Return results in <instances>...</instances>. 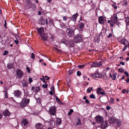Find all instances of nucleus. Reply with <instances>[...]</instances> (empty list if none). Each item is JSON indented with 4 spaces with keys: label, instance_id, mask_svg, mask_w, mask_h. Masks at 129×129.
I'll list each match as a JSON object with an SVG mask.
<instances>
[{
    "label": "nucleus",
    "instance_id": "29",
    "mask_svg": "<svg viewBox=\"0 0 129 129\" xmlns=\"http://www.w3.org/2000/svg\"><path fill=\"white\" fill-rule=\"evenodd\" d=\"M125 21L126 23V27H127V26H129V17H127L125 19Z\"/></svg>",
    "mask_w": 129,
    "mask_h": 129
},
{
    "label": "nucleus",
    "instance_id": "7",
    "mask_svg": "<svg viewBox=\"0 0 129 129\" xmlns=\"http://www.w3.org/2000/svg\"><path fill=\"white\" fill-rule=\"evenodd\" d=\"M56 109L54 106L50 108L49 112L51 115H55L56 112Z\"/></svg>",
    "mask_w": 129,
    "mask_h": 129
},
{
    "label": "nucleus",
    "instance_id": "9",
    "mask_svg": "<svg viewBox=\"0 0 129 129\" xmlns=\"http://www.w3.org/2000/svg\"><path fill=\"white\" fill-rule=\"evenodd\" d=\"M117 121V120L114 117H110L109 119V123L111 124L114 123Z\"/></svg>",
    "mask_w": 129,
    "mask_h": 129
},
{
    "label": "nucleus",
    "instance_id": "19",
    "mask_svg": "<svg viewBox=\"0 0 129 129\" xmlns=\"http://www.w3.org/2000/svg\"><path fill=\"white\" fill-rule=\"evenodd\" d=\"M128 42V41H127L124 39H121L120 41V43L124 45H126Z\"/></svg>",
    "mask_w": 129,
    "mask_h": 129
},
{
    "label": "nucleus",
    "instance_id": "3",
    "mask_svg": "<svg viewBox=\"0 0 129 129\" xmlns=\"http://www.w3.org/2000/svg\"><path fill=\"white\" fill-rule=\"evenodd\" d=\"M102 65V63L101 61L98 63L97 62H93L90 64L92 67H100Z\"/></svg>",
    "mask_w": 129,
    "mask_h": 129
},
{
    "label": "nucleus",
    "instance_id": "18",
    "mask_svg": "<svg viewBox=\"0 0 129 129\" xmlns=\"http://www.w3.org/2000/svg\"><path fill=\"white\" fill-rule=\"evenodd\" d=\"M40 37L44 41H46L47 40V37L45 34H43L40 35Z\"/></svg>",
    "mask_w": 129,
    "mask_h": 129
},
{
    "label": "nucleus",
    "instance_id": "34",
    "mask_svg": "<svg viewBox=\"0 0 129 129\" xmlns=\"http://www.w3.org/2000/svg\"><path fill=\"white\" fill-rule=\"evenodd\" d=\"M114 99L111 98H110V100L109 101V102L110 104H112L114 102Z\"/></svg>",
    "mask_w": 129,
    "mask_h": 129
},
{
    "label": "nucleus",
    "instance_id": "45",
    "mask_svg": "<svg viewBox=\"0 0 129 129\" xmlns=\"http://www.w3.org/2000/svg\"><path fill=\"white\" fill-rule=\"evenodd\" d=\"M60 26L63 28H64L65 26L63 23H61L60 24Z\"/></svg>",
    "mask_w": 129,
    "mask_h": 129
},
{
    "label": "nucleus",
    "instance_id": "21",
    "mask_svg": "<svg viewBox=\"0 0 129 129\" xmlns=\"http://www.w3.org/2000/svg\"><path fill=\"white\" fill-rule=\"evenodd\" d=\"M61 123V120L60 118H57L56 120V124L57 125H60Z\"/></svg>",
    "mask_w": 129,
    "mask_h": 129
},
{
    "label": "nucleus",
    "instance_id": "13",
    "mask_svg": "<svg viewBox=\"0 0 129 129\" xmlns=\"http://www.w3.org/2000/svg\"><path fill=\"white\" fill-rule=\"evenodd\" d=\"M78 14L77 13L73 15L71 17H69L68 18L70 19L71 20L73 21L74 22H75L76 20V18L78 16Z\"/></svg>",
    "mask_w": 129,
    "mask_h": 129
},
{
    "label": "nucleus",
    "instance_id": "61",
    "mask_svg": "<svg viewBox=\"0 0 129 129\" xmlns=\"http://www.w3.org/2000/svg\"><path fill=\"white\" fill-rule=\"evenodd\" d=\"M126 91L125 89H124L123 90H122V92L123 93H124L125 92H126Z\"/></svg>",
    "mask_w": 129,
    "mask_h": 129
},
{
    "label": "nucleus",
    "instance_id": "12",
    "mask_svg": "<svg viewBox=\"0 0 129 129\" xmlns=\"http://www.w3.org/2000/svg\"><path fill=\"white\" fill-rule=\"evenodd\" d=\"M84 25L82 22H80L78 25V27L79 30L81 31H82L83 30Z\"/></svg>",
    "mask_w": 129,
    "mask_h": 129
},
{
    "label": "nucleus",
    "instance_id": "11",
    "mask_svg": "<svg viewBox=\"0 0 129 129\" xmlns=\"http://www.w3.org/2000/svg\"><path fill=\"white\" fill-rule=\"evenodd\" d=\"M61 43L64 44L66 45H69V41L68 40L67 38H62L61 40Z\"/></svg>",
    "mask_w": 129,
    "mask_h": 129
},
{
    "label": "nucleus",
    "instance_id": "30",
    "mask_svg": "<svg viewBox=\"0 0 129 129\" xmlns=\"http://www.w3.org/2000/svg\"><path fill=\"white\" fill-rule=\"evenodd\" d=\"M74 69H72L71 68L69 70L68 72V74L69 75H71L72 73L74 71Z\"/></svg>",
    "mask_w": 129,
    "mask_h": 129
},
{
    "label": "nucleus",
    "instance_id": "33",
    "mask_svg": "<svg viewBox=\"0 0 129 129\" xmlns=\"http://www.w3.org/2000/svg\"><path fill=\"white\" fill-rule=\"evenodd\" d=\"M116 74H117L116 73H114V74H113V75L112 77H113V78L112 79L113 80H114L115 79V78H116Z\"/></svg>",
    "mask_w": 129,
    "mask_h": 129
},
{
    "label": "nucleus",
    "instance_id": "48",
    "mask_svg": "<svg viewBox=\"0 0 129 129\" xmlns=\"http://www.w3.org/2000/svg\"><path fill=\"white\" fill-rule=\"evenodd\" d=\"M51 91H53V92H54V88L53 86H52L51 87Z\"/></svg>",
    "mask_w": 129,
    "mask_h": 129
},
{
    "label": "nucleus",
    "instance_id": "17",
    "mask_svg": "<svg viewBox=\"0 0 129 129\" xmlns=\"http://www.w3.org/2000/svg\"><path fill=\"white\" fill-rule=\"evenodd\" d=\"M43 125L40 123H38L36 124V127L37 129H45L43 128Z\"/></svg>",
    "mask_w": 129,
    "mask_h": 129
},
{
    "label": "nucleus",
    "instance_id": "22",
    "mask_svg": "<svg viewBox=\"0 0 129 129\" xmlns=\"http://www.w3.org/2000/svg\"><path fill=\"white\" fill-rule=\"evenodd\" d=\"M26 103H25V99H23L22 102L20 104V106L21 107H24L26 105Z\"/></svg>",
    "mask_w": 129,
    "mask_h": 129
},
{
    "label": "nucleus",
    "instance_id": "28",
    "mask_svg": "<svg viewBox=\"0 0 129 129\" xmlns=\"http://www.w3.org/2000/svg\"><path fill=\"white\" fill-rule=\"evenodd\" d=\"M69 45H70L72 47L74 46V43L73 40H70V41H69Z\"/></svg>",
    "mask_w": 129,
    "mask_h": 129
},
{
    "label": "nucleus",
    "instance_id": "41",
    "mask_svg": "<svg viewBox=\"0 0 129 129\" xmlns=\"http://www.w3.org/2000/svg\"><path fill=\"white\" fill-rule=\"evenodd\" d=\"M73 112V110L72 109H71L70 110V112L68 114L69 115H70Z\"/></svg>",
    "mask_w": 129,
    "mask_h": 129
},
{
    "label": "nucleus",
    "instance_id": "52",
    "mask_svg": "<svg viewBox=\"0 0 129 129\" xmlns=\"http://www.w3.org/2000/svg\"><path fill=\"white\" fill-rule=\"evenodd\" d=\"M26 69L27 70L28 72L29 73H30V70L29 68H28V67H27L26 68Z\"/></svg>",
    "mask_w": 129,
    "mask_h": 129
},
{
    "label": "nucleus",
    "instance_id": "49",
    "mask_svg": "<svg viewBox=\"0 0 129 129\" xmlns=\"http://www.w3.org/2000/svg\"><path fill=\"white\" fill-rule=\"evenodd\" d=\"M29 81L30 83L33 81L32 79L31 78H29Z\"/></svg>",
    "mask_w": 129,
    "mask_h": 129
},
{
    "label": "nucleus",
    "instance_id": "32",
    "mask_svg": "<svg viewBox=\"0 0 129 129\" xmlns=\"http://www.w3.org/2000/svg\"><path fill=\"white\" fill-rule=\"evenodd\" d=\"M45 83L44 84L42 85V86L44 88H46L47 87L48 84L46 83L47 82V81H45Z\"/></svg>",
    "mask_w": 129,
    "mask_h": 129
},
{
    "label": "nucleus",
    "instance_id": "27",
    "mask_svg": "<svg viewBox=\"0 0 129 129\" xmlns=\"http://www.w3.org/2000/svg\"><path fill=\"white\" fill-rule=\"evenodd\" d=\"M50 124L51 126L54 127L55 125V123L53 119H51L50 121Z\"/></svg>",
    "mask_w": 129,
    "mask_h": 129
},
{
    "label": "nucleus",
    "instance_id": "39",
    "mask_svg": "<svg viewBox=\"0 0 129 129\" xmlns=\"http://www.w3.org/2000/svg\"><path fill=\"white\" fill-rule=\"evenodd\" d=\"M9 53L8 51L7 50H5L4 51V52L3 53L4 55H5L8 54Z\"/></svg>",
    "mask_w": 129,
    "mask_h": 129
},
{
    "label": "nucleus",
    "instance_id": "10",
    "mask_svg": "<svg viewBox=\"0 0 129 129\" xmlns=\"http://www.w3.org/2000/svg\"><path fill=\"white\" fill-rule=\"evenodd\" d=\"M21 92L20 90H15L14 92V94L15 96L17 98H19L20 97V95L21 94Z\"/></svg>",
    "mask_w": 129,
    "mask_h": 129
},
{
    "label": "nucleus",
    "instance_id": "35",
    "mask_svg": "<svg viewBox=\"0 0 129 129\" xmlns=\"http://www.w3.org/2000/svg\"><path fill=\"white\" fill-rule=\"evenodd\" d=\"M90 98L92 99H95V97L94 95L93 94H91L90 95Z\"/></svg>",
    "mask_w": 129,
    "mask_h": 129
},
{
    "label": "nucleus",
    "instance_id": "58",
    "mask_svg": "<svg viewBox=\"0 0 129 129\" xmlns=\"http://www.w3.org/2000/svg\"><path fill=\"white\" fill-rule=\"evenodd\" d=\"M99 94H100L101 95H102L105 94V93L103 92H100Z\"/></svg>",
    "mask_w": 129,
    "mask_h": 129
},
{
    "label": "nucleus",
    "instance_id": "38",
    "mask_svg": "<svg viewBox=\"0 0 129 129\" xmlns=\"http://www.w3.org/2000/svg\"><path fill=\"white\" fill-rule=\"evenodd\" d=\"M31 57L32 59H34L35 58V55L33 53H31Z\"/></svg>",
    "mask_w": 129,
    "mask_h": 129
},
{
    "label": "nucleus",
    "instance_id": "53",
    "mask_svg": "<svg viewBox=\"0 0 129 129\" xmlns=\"http://www.w3.org/2000/svg\"><path fill=\"white\" fill-rule=\"evenodd\" d=\"M54 93V92H53L52 91H50L49 92L50 94L52 95H53V94Z\"/></svg>",
    "mask_w": 129,
    "mask_h": 129
},
{
    "label": "nucleus",
    "instance_id": "31",
    "mask_svg": "<svg viewBox=\"0 0 129 129\" xmlns=\"http://www.w3.org/2000/svg\"><path fill=\"white\" fill-rule=\"evenodd\" d=\"M85 65H86V64H82V65H79L78 66V67L80 69H82L84 67Z\"/></svg>",
    "mask_w": 129,
    "mask_h": 129
},
{
    "label": "nucleus",
    "instance_id": "5",
    "mask_svg": "<svg viewBox=\"0 0 129 129\" xmlns=\"http://www.w3.org/2000/svg\"><path fill=\"white\" fill-rule=\"evenodd\" d=\"M16 74L17 77L19 78H21L23 75V74L22 72L20 70L18 69L16 72Z\"/></svg>",
    "mask_w": 129,
    "mask_h": 129
},
{
    "label": "nucleus",
    "instance_id": "46",
    "mask_svg": "<svg viewBox=\"0 0 129 129\" xmlns=\"http://www.w3.org/2000/svg\"><path fill=\"white\" fill-rule=\"evenodd\" d=\"M85 101V103L88 104H89L90 103V102L88 99H86Z\"/></svg>",
    "mask_w": 129,
    "mask_h": 129
},
{
    "label": "nucleus",
    "instance_id": "20",
    "mask_svg": "<svg viewBox=\"0 0 129 129\" xmlns=\"http://www.w3.org/2000/svg\"><path fill=\"white\" fill-rule=\"evenodd\" d=\"M37 30L38 33L40 35L43 34L44 33V29L42 27L38 28Z\"/></svg>",
    "mask_w": 129,
    "mask_h": 129
},
{
    "label": "nucleus",
    "instance_id": "36",
    "mask_svg": "<svg viewBox=\"0 0 129 129\" xmlns=\"http://www.w3.org/2000/svg\"><path fill=\"white\" fill-rule=\"evenodd\" d=\"M118 70L121 73L124 72V69L122 68H121L119 69H118Z\"/></svg>",
    "mask_w": 129,
    "mask_h": 129
},
{
    "label": "nucleus",
    "instance_id": "59",
    "mask_svg": "<svg viewBox=\"0 0 129 129\" xmlns=\"http://www.w3.org/2000/svg\"><path fill=\"white\" fill-rule=\"evenodd\" d=\"M112 36V35L111 33H109V35L108 36V37L109 38H110L111 36Z\"/></svg>",
    "mask_w": 129,
    "mask_h": 129
},
{
    "label": "nucleus",
    "instance_id": "43",
    "mask_svg": "<svg viewBox=\"0 0 129 129\" xmlns=\"http://www.w3.org/2000/svg\"><path fill=\"white\" fill-rule=\"evenodd\" d=\"M127 48V46H126V45H125V46L123 47L122 49V51H124Z\"/></svg>",
    "mask_w": 129,
    "mask_h": 129
},
{
    "label": "nucleus",
    "instance_id": "4",
    "mask_svg": "<svg viewBox=\"0 0 129 129\" xmlns=\"http://www.w3.org/2000/svg\"><path fill=\"white\" fill-rule=\"evenodd\" d=\"M48 20L47 19H45L43 18H41L38 22L39 23L42 25H44L45 24H47L48 23Z\"/></svg>",
    "mask_w": 129,
    "mask_h": 129
},
{
    "label": "nucleus",
    "instance_id": "1",
    "mask_svg": "<svg viewBox=\"0 0 129 129\" xmlns=\"http://www.w3.org/2000/svg\"><path fill=\"white\" fill-rule=\"evenodd\" d=\"M75 29L71 28H68L66 31L68 36L69 37H72L74 36V31Z\"/></svg>",
    "mask_w": 129,
    "mask_h": 129
},
{
    "label": "nucleus",
    "instance_id": "40",
    "mask_svg": "<svg viewBox=\"0 0 129 129\" xmlns=\"http://www.w3.org/2000/svg\"><path fill=\"white\" fill-rule=\"evenodd\" d=\"M25 101L26 104H28L29 102V99H27L26 100L25 99Z\"/></svg>",
    "mask_w": 129,
    "mask_h": 129
},
{
    "label": "nucleus",
    "instance_id": "23",
    "mask_svg": "<svg viewBox=\"0 0 129 129\" xmlns=\"http://www.w3.org/2000/svg\"><path fill=\"white\" fill-rule=\"evenodd\" d=\"M28 122L27 119H23L21 122L22 123L24 126L26 125L28 123Z\"/></svg>",
    "mask_w": 129,
    "mask_h": 129
},
{
    "label": "nucleus",
    "instance_id": "44",
    "mask_svg": "<svg viewBox=\"0 0 129 129\" xmlns=\"http://www.w3.org/2000/svg\"><path fill=\"white\" fill-rule=\"evenodd\" d=\"M101 88L99 87L98 88V90H97V92L99 94L100 93V92H101Z\"/></svg>",
    "mask_w": 129,
    "mask_h": 129
},
{
    "label": "nucleus",
    "instance_id": "8",
    "mask_svg": "<svg viewBox=\"0 0 129 129\" xmlns=\"http://www.w3.org/2000/svg\"><path fill=\"white\" fill-rule=\"evenodd\" d=\"M106 18L103 16H101L99 18V23L101 24H104Z\"/></svg>",
    "mask_w": 129,
    "mask_h": 129
},
{
    "label": "nucleus",
    "instance_id": "6",
    "mask_svg": "<svg viewBox=\"0 0 129 129\" xmlns=\"http://www.w3.org/2000/svg\"><path fill=\"white\" fill-rule=\"evenodd\" d=\"M95 119L97 122L100 123L103 121V118L100 115H98L95 117Z\"/></svg>",
    "mask_w": 129,
    "mask_h": 129
},
{
    "label": "nucleus",
    "instance_id": "56",
    "mask_svg": "<svg viewBox=\"0 0 129 129\" xmlns=\"http://www.w3.org/2000/svg\"><path fill=\"white\" fill-rule=\"evenodd\" d=\"M4 22H5V23H4V26H5V27L6 28H7V26H6L7 23H6V20H5Z\"/></svg>",
    "mask_w": 129,
    "mask_h": 129
},
{
    "label": "nucleus",
    "instance_id": "57",
    "mask_svg": "<svg viewBox=\"0 0 129 129\" xmlns=\"http://www.w3.org/2000/svg\"><path fill=\"white\" fill-rule=\"evenodd\" d=\"M55 98L56 100L57 101H60L59 99H58V97L57 96H56L55 97Z\"/></svg>",
    "mask_w": 129,
    "mask_h": 129
},
{
    "label": "nucleus",
    "instance_id": "63",
    "mask_svg": "<svg viewBox=\"0 0 129 129\" xmlns=\"http://www.w3.org/2000/svg\"><path fill=\"white\" fill-rule=\"evenodd\" d=\"M45 78H46V80H48L49 79V77H48L47 76H45Z\"/></svg>",
    "mask_w": 129,
    "mask_h": 129
},
{
    "label": "nucleus",
    "instance_id": "2",
    "mask_svg": "<svg viewBox=\"0 0 129 129\" xmlns=\"http://www.w3.org/2000/svg\"><path fill=\"white\" fill-rule=\"evenodd\" d=\"M74 40L76 43H78L82 41V39L80 34H78L75 36Z\"/></svg>",
    "mask_w": 129,
    "mask_h": 129
},
{
    "label": "nucleus",
    "instance_id": "64",
    "mask_svg": "<svg viewBox=\"0 0 129 129\" xmlns=\"http://www.w3.org/2000/svg\"><path fill=\"white\" fill-rule=\"evenodd\" d=\"M83 78L85 80H86L87 78V77L86 76H84Z\"/></svg>",
    "mask_w": 129,
    "mask_h": 129
},
{
    "label": "nucleus",
    "instance_id": "50",
    "mask_svg": "<svg viewBox=\"0 0 129 129\" xmlns=\"http://www.w3.org/2000/svg\"><path fill=\"white\" fill-rule=\"evenodd\" d=\"M124 74L127 77H128L129 75L127 72L126 71L124 73Z\"/></svg>",
    "mask_w": 129,
    "mask_h": 129
},
{
    "label": "nucleus",
    "instance_id": "26",
    "mask_svg": "<svg viewBox=\"0 0 129 129\" xmlns=\"http://www.w3.org/2000/svg\"><path fill=\"white\" fill-rule=\"evenodd\" d=\"M22 85L24 87H26L27 85V83L26 81L23 80L22 83Z\"/></svg>",
    "mask_w": 129,
    "mask_h": 129
},
{
    "label": "nucleus",
    "instance_id": "15",
    "mask_svg": "<svg viewBox=\"0 0 129 129\" xmlns=\"http://www.w3.org/2000/svg\"><path fill=\"white\" fill-rule=\"evenodd\" d=\"M108 121L106 120L103 122L101 125V127L103 129H104L108 126Z\"/></svg>",
    "mask_w": 129,
    "mask_h": 129
},
{
    "label": "nucleus",
    "instance_id": "25",
    "mask_svg": "<svg viewBox=\"0 0 129 129\" xmlns=\"http://www.w3.org/2000/svg\"><path fill=\"white\" fill-rule=\"evenodd\" d=\"M7 67L8 69H9L13 68L14 67L13 63H11L8 64L7 65Z\"/></svg>",
    "mask_w": 129,
    "mask_h": 129
},
{
    "label": "nucleus",
    "instance_id": "60",
    "mask_svg": "<svg viewBox=\"0 0 129 129\" xmlns=\"http://www.w3.org/2000/svg\"><path fill=\"white\" fill-rule=\"evenodd\" d=\"M43 78H41L40 79L41 80H42V81H43V82H45V81L44 80V77L43 76Z\"/></svg>",
    "mask_w": 129,
    "mask_h": 129
},
{
    "label": "nucleus",
    "instance_id": "16",
    "mask_svg": "<svg viewBox=\"0 0 129 129\" xmlns=\"http://www.w3.org/2000/svg\"><path fill=\"white\" fill-rule=\"evenodd\" d=\"M117 17L116 15L115 14L113 15V17L111 19V21L114 23H116L117 21Z\"/></svg>",
    "mask_w": 129,
    "mask_h": 129
},
{
    "label": "nucleus",
    "instance_id": "54",
    "mask_svg": "<svg viewBox=\"0 0 129 129\" xmlns=\"http://www.w3.org/2000/svg\"><path fill=\"white\" fill-rule=\"evenodd\" d=\"M111 108V107L109 106H107L106 108V109L107 110H110Z\"/></svg>",
    "mask_w": 129,
    "mask_h": 129
},
{
    "label": "nucleus",
    "instance_id": "42",
    "mask_svg": "<svg viewBox=\"0 0 129 129\" xmlns=\"http://www.w3.org/2000/svg\"><path fill=\"white\" fill-rule=\"evenodd\" d=\"M77 76H80L81 75V72L79 71H78L77 72Z\"/></svg>",
    "mask_w": 129,
    "mask_h": 129
},
{
    "label": "nucleus",
    "instance_id": "47",
    "mask_svg": "<svg viewBox=\"0 0 129 129\" xmlns=\"http://www.w3.org/2000/svg\"><path fill=\"white\" fill-rule=\"evenodd\" d=\"M16 40H14L16 44H18L19 43V42L17 40V39L16 38Z\"/></svg>",
    "mask_w": 129,
    "mask_h": 129
},
{
    "label": "nucleus",
    "instance_id": "55",
    "mask_svg": "<svg viewBox=\"0 0 129 129\" xmlns=\"http://www.w3.org/2000/svg\"><path fill=\"white\" fill-rule=\"evenodd\" d=\"M120 63L122 65L124 66L125 65V63L124 62L122 61H120Z\"/></svg>",
    "mask_w": 129,
    "mask_h": 129
},
{
    "label": "nucleus",
    "instance_id": "62",
    "mask_svg": "<svg viewBox=\"0 0 129 129\" xmlns=\"http://www.w3.org/2000/svg\"><path fill=\"white\" fill-rule=\"evenodd\" d=\"M5 98L7 99L8 98V96H7V93L6 92H5Z\"/></svg>",
    "mask_w": 129,
    "mask_h": 129
},
{
    "label": "nucleus",
    "instance_id": "24",
    "mask_svg": "<svg viewBox=\"0 0 129 129\" xmlns=\"http://www.w3.org/2000/svg\"><path fill=\"white\" fill-rule=\"evenodd\" d=\"M10 114V112L8 110L6 109L3 112V114L5 116L8 115Z\"/></svg>",
    "mask_w": 129,
    "mask_h": 129
},
{
    "label": "nucleus",
    "instance_id": "51",
    "mask_svg": "<svg viewBox=\"0 0 129 129\" xmlns=\"http://www.w3.org/2000/svg\"><path fill=\"white\" fill-rule=\"evenodd\" d=\"M117 125L119 126H120L121 125V123L120 121L118 122L117 123Z\"/></svg>",
    "mask_w": 129,
    "mask_h": 129
},
{
    "label": "nucleus",
    "instance_id": "37",
    "mask_svg": "<svg viewBox=\"0 0 129 129\" xmlns=\"http://www.w3.org/2000/svg\"><path fill=\"white\" fill-rule=\"evenodd\" d=\"M90 89L89 88H88L87 89V91H88L89 93H90L91 92V91L92 90L93 88L92 87H91L90 88Z\"/></svg>",
    "mask_w": 129,
    "mask_h": 129
},
{
    "label": "nucleus",
    "instance_id": "14",
    "mask_svg": "<svg viewBox=\"0 0 129 129\" xmlns=\"http://www.w3.org/2000/svg\"><path fill=\"white\" fill-rule=\"evenodd\" d=\"M92 76L93 77L98 78H101L102 77V75L101 73H98L93 74Z\"/></svg>",
    "mask_w": 129,
    "mask_h": 129
}]
</instances>
